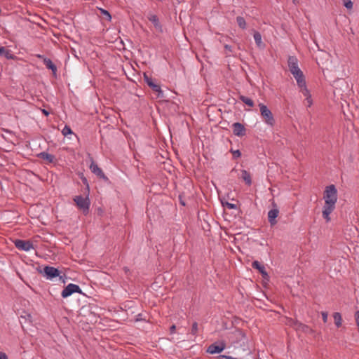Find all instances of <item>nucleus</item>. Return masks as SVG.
<instances>
[{
  "label": "nucleus",
  "instance_id": "nucleus-36",
  "mask_svg": "<svg viewBox=\"0 0 359 359\" xmlns=\"http://www.w3.org/2000/svg\"><path fill=\"white\" fill-rule=\"evenodd\" d=\"M355 320L357 326L359 327V311H357L355 313Z\"/></svg>",
  "mask_w": 359,
  "mask_h": 359
},
{
  "label": "nucleus",
  "instance_id": "nucleus-7",
  "mask_svg": "<svg viewBox=\"0 0 359 359\" xmlns=\"http://www.w3.org/2000/svg\"><path fill=\"white\" fill-rule=\"evenodd\" d=\"M287 63L289 70L293 76L302 72L298 67V60L295 56H289Z\"/></svg>",
  "mask_w": 359,
  "mask_h": 359
},
{
  "label": "nucleus",
  "instance_id": "nucleus-23",
  "mask_svg": "<svg viewBox=\"0 0 359 359\" xmlns=\"http://www.w3.org/2000/svg\"><path fill=\"white\" fill-rule=\"evenodd\" d=\"M253 36H254V39L255 41L256 44L259 47H260L262 44L261 34L259 32H255Z\"/></svg>",
  "mask_w": 359,
  "mask_h": 359
},
{
  "label": "nucleus",
  "instance_id": "nucleus-44",
  "mask_svg": "<svg viewBox=\"0 0 359 359\" xmlns=\"http://www.w3.org/2000/svg\"><path fill=\"white\" fill-rule=\"evenodd\" d=\"M83 181V182H84V183L88 184V183H87V180H86V178H84ZM87 186L88 187V184H87Z\"/></svg>",
  "mask_w": 359,
  "mask_h": 359
},
{
  "label": "nucleus",
  "instance_id": "nucleus-21",
  "mask_svg": "<svg viewBox=\"0 0 359 359\" xmlns=\"http://www.w3.org/2000/svg\"><path fill=\"white\" fill-rule=\"evenodd\" d=\"M239 99L243 102L245 103V104H247L248 106L249 107H253L254 106V102L252 99H250V97H248L246 96H244V95H241L239 97Z\"/></svg>",
  "mask_w": 359,
  "mask_h": 359
},
{
  "label": "nucleus",
  "instance_id": "nucleus-11",
  "mask_svg": "<svg viewBox=\"0 0 359 359\" xmlns=\"http://www.w3.org/2000/svg\"><path fill=\"white\" fill-rule=\"evenodd\" d=\"M273 206L275 207V208L271 209L268 212V220L271 226H273L277 223V221L276 219L278 217V213H279V210L276 208V203H273Z\"/></svg>",
  "mask_w": 359,
  "mask_h": 359
},
{
  "label": "nucleus",
  "instance_id": "nucleus-24",
  "mask_svg": "<svg viewBox=\"0 0 359 359\" xmlns=\"http://www.w3.org/2000/svg\"><path fill=\"white\" fill-rule=\"evenodd\" d=\"M298 322L299 321L295 319L287 318L286 319L285 324L290 327H293L295 330V327H297Z\"/></svg>",
  "mask_w": 359,
  "mask_h": 359
},
{
  "label": "nucleus",
  "instance_id": "nucleus-42",
  "mask_svg": "<svg viewBox=\"0 0 359 359\" xmlns=\"http://www.w3.org/2000/svg\"><path fill=\"white\" fill-rule=\"evenodd\" d=\"M179 199H180V204L182 205H185V203L184 201L182 200V197L180 196L179 197Z\"/></svg>",
  "mask_w": 359,
  "mask_h": 359
},
{
  "label": "nucleus",
  "instance_id": "nucleus-35",
  "mask_svg": "<svg viewBox=\"0 0 359 359\" xmlns=\"http://www.w3.org/2000/svg\"><path fill=\"white\" fill-rule=\"evenodd\" d=\"M226 206L229 208V209H236L237 207H236V205L235 204H233V203H229V202H226Z\"/></svg>",
  "mask_w": 359,
  "mask_h": 359
},
{
  "label": "nucleus",
  "instance_id": "nucleus-29",
  "mask_svg": "<svg viewBox=\"0 0 359 359\" xmlns=\"http://www.w3.org/2000/svg\"><path fill=\"white\" fill-rule=\"evenodd\" d=\"M343 1V4H344V6L347 8V9H352L353 8V2L351 1V0H342Z\"/></svg>",
  "mask_w": 359,
  "mask_h": 359
},
{
  "label": "nucleus",
  "instance_id": "nucleus-27",
  "mask_svg": "<svg viewBox=\"0 0 359 359\" xmlns=\"http://www.w3.org/2000/svg\"><path fill=\"white\" fill-rule=\"evenodd\" d=\"M100 10L101 14L103 16H104L107 20L110 21L111 19V16L110 13L107 10H104L103 8H100Z\"/></svg>",
  "mask_w": 359,
  "mask_h": 359
},
{
  "label": "nucleus",
  "instance_id": "nucleus-43",
  "mask_svg": "<svg viewBox=\"0 0 359 359\" xmlns=\"http://www.w3.org/2000/svg\"><path fill=\"white\" fill-rule=\"evenodd\" d=\"M158 98L162 97V90H161L160 87L158 86Z\"/></svg>",
  "mask_w": 359,
  "mask_h": 359
},
{
  "label": "nucleus",
  "instance_id": "nucleus-5",
  "mask_svg": "<svg viewBox=\"0 0 359 359\" xmlns=\"http://www.w3.org/2000/svg\"><path fill=\"white\" fill-rule=\"evenodd\" d=\"M74 293L81 294L82 290L78 285L69 283L62 291L61 296L63 298H67Z\"/></svg>",
  "mask_w": 359,
  "mask_h": 359
},
{
  "label": "nucleus",
  "instance_id": "nucleus-41",
  "mask_svg": "<svg viewBox=\"0 0 359 359\" xmlns=\"http://www.w3.org/2000/svg\"><path fill=\"white\" fill-rule=\"evenodd\" d=\"M41 111H42V113H43L44 115H46V116H48V115H49V114H50V113H49V111H47L46 109H41Z\"/></svg>",
  "mask_w": 359,
  "mask_h": 359
},
{
  "label": "nucleus",
  "instance_id": "nucleus-18",
  "mask_svg": "<svg viewBox=\"0 0 359 359\" xmlns=\"http://www.w3.org/2000/svg\"><path fill=\"white\" fill-rule=\"evenodd\" d=\"M144 78L147 85L151 87L154 91L157 92V84L152 80V79L146 74H144Z\"/></svg>",
  "mask_w": 359,
  "mask_h": 359
},
{
  "label": "nucleus",
  "instance_id": "nucleus-9",
  "mask_svg": "<svg viewBox=\"0 0 359 359\" xmlns=\"http://www.w3.org/2000/svg\"><path fill=\"white\" fill-rule=\"evenodd\" d=\"M89 168L93 174L102 179L105 182H109V178L104 175L102 170L93 161H91Z\"/></svg>",
  "mask_w": 359,
  "mask_h": 359
},
{
  "label": "nucleus",
  "instance_id": "nucleus-34",
  "mask_svg": "<svg viewBox=\"0 0 359 359\" xmlns=\"http://www.w3.org/2000/svg\"><path fill=\"white\" fill-rule=\"evenodd\" d=\"M323 320L324 323H326L327 320L328 314L327 312L323 311L321 313Z\"/></svg>",
  "mask_w": 359,
  "mask_h": 359
},
{
  "label": "nucleus",
  "instance_id": "nucleus-38",
  "mask_svg": "<svg viewBox=\"0 0 359 359\" xmlns=\"http://www.w3.org/2000/svg\"><path fill=\"white\" fill-rule=\"evenodd\" d=\"M224 48L229 52V53H231L232 52V47L229 45H227L226 44L224 46Z\"/></svg>",
  "mask_w": 359,
  "mask_h": 359
},
{
  "label": "nucleus",
  "instance_id": "nucleus-4",
  "mask_svg": "<svg viewBox=\"0 0 359 359\" xmlns=\"http://www.w3.org/2000/svg\"><path fill=\"white\" fill-rule=\"evenodd\" d=\"M74 202L77 206L83 210L84 214H86L89 211L90 208V200L88 196L83 197L82 196H76L74 198Z\"/></svg>",
  "mask_w": 359,
  "mask_h": 359
},
{
  "label": "nucleus",
  "instance_id": "nucleus-30",
  "mask_svg": "<svg viewBox=\"0 0 359 359\" xmlns=\"http://www.w3.org/2000/svg\"><path fill=\"white\" fill-rule=\"evenodd\" d=\"M304 97H306V101L307 102V106L309 107H310L311 105H312V99H311V95L309 93V91L308 90V94L306 95H304Z\"/></svg>",
  "mask_w": 359,
  "mask_h": 359
},
{
  "label": "nucleus",
  "instance_id": "nucleus-32",
  "mask_svg": "<svg viewBox=\"0 0 359 359\" xmlns=\"http://www.w3.org/2000/svg\"><path fill=\"white\" fill-rule=\"evenodd\" d=\"M198 332V323L196 322H194L193 324H192V327H191V333L193 334V335H196Z\"/></svg>",
  "mask_w": 359,
  "mask_h": 359
},
{
  "label": "nucleus",
  "instance_id": "nucleus-40",
  "mask_svg": "<svg viewBox=\"0 0 359 359\" xmlns=\"http://www.w3.org/2000/svg\"><path fill=\"white\" fill-rule=\"evenodd\" d=\"M6 48L4 46H0V56H3L5 53Z\"/></svg>",
  "mask_w": 359,
  "mask_h": 359
},
{
  "label": "nucleus",
  "instance_id": "nucleus-26",
  "mask_svg": "<svg viewBox=\"0 0 359 359\" xmlns=\"http://www.w3.org/2000/svg\"><path fill=\"white\" fill-rule=\"evenodd\" d=\"M72 133H73V132L69 126H67V125L65 126V127L62 130V134L64 136H67L68 135H71Z\"/></svg>",
  "mask_w": 359,
  "mask_h": 359
},
{
  "label": "nucleus",
  "instance_id": "nucleus-20",
  "mask_svg": "<svg viewBox=\"0 0 359 359\" xmlns=\"http://www.w3.org/2000/svg\"><path fill=\"white\" fill-rule=\"evenodd\" d=\"M333 318H334V324L336 325V326L337 327H339L341 325V321H342L341 314L338 312H336L334 313Z\"/></svg>",
  "mask_w": 359,
  "mask_h": 359
},
{
  "label": "nucleus",
  "instance_id": "nucleus-33",
  "mask_svg": "<svg viewBox=\"0 0 359 359\" xmlns=\"http://www.w3.org/2000/svg\"><path fill=\"white\" fill-rule=\"evenodd\" d=\"M232 154H233L234 158H238L241 157V152L238 149L232 151Z\"/></svg>",
  "mask_w": 359,
  "mask_h": 359
},
{
  "label": "nucleus",
  "instance_id": "nucleus-37",
  "mask_svg": "<svg viewBox=\"0 0 359 359\" xmlns=\"http://www.w3.org/2000/svg\"><path fill=\"white\" fill-rule=\"evenodd\" d=\"M175 330H176V326H175V325H171V326L170 327V329H169V330H170V334H174V333H175Z\"/></svg>",
  "mask_w": 359,
  "mask_h": 359
},
{
  "label": "nucleus",
  "instance_id": "nucleus-28",
  "mask_svg": "<svg viewBox=\"0 0 359 359\" xmlns=\"http://www.w3.org/2000/svg\"><path fill=\"white\" fill-rule=\"evenodd\" d=\"M149 20L154 24L156 27L157 26V16L154 14H150L148 16Z\"/></svg>",
  "mask_w": 359,
  "mask_h": 359
},
{
  "label": "nucleus",
  "instance_id": "nucleus-14",
  "mask_svg": "<svg viewBox=\"0 0 359 359\" xmlns=\"http://www.w3.org/2000/svg\"><path fill=\"white\" fill-rule=\"evenodd\" d=\"M232 336L237 339L236 342L242 341L243 344L245 343V340H246L245 334L240 329L235 330L232 332Z\"/></svg>",
  "mask_w": 359,
  "mask_h": 359
},
{
  "label": "nucleus",
  "instance_id": "nucleus-19",
  "mask_svg": "<svg viewBox=\"0 0 359 359\" xmlns=\"http://www.w3.org/2000/svg\"><path fill=\"white\" fill-rule=\"evenodd\" d=\"M43 63L48 69H51L54 73L57 71L56 66L53 63L50 59L44 58Z\"/></svg>",
  "mask_w": 359,
  "mask_h": 359
},
{
  "label": "nucleus",
  "instance_id": "nucleus-2",
  "mask_svg": "<svg viewBox=\"0 0 359 359\" xmlns=\"http://www.w3.org/2000/svg\"><path fill=\"white\" fill-rule=\"evenodd\" d=\"M44 278H46L47 280H53L55 278L59 277L60 280L62 281V283H65V280L64 278V276L60 275V271L50 266H45L42 271H39Z\"/></svg>",
  "mask_w": 359,
  "mask_h": 359
},
{
  "label": "nucleus",
  "instance_id": "nucleus-39",
  "mask_svg": "<svg viewBox=\"0 0 359 359\" xmlns=\"http://www.w3.org/2000/svg\"><path fill=\"white\" fill-rule=\"evenodd\" d=\"M0 359H8V357L5 353L0 352Z\"/></svg>",
  "mask_w": 359,
  "mask_h": 359
},
{
  "label": "nucleus",
  "instance_id": "nucleus-22",
  "mask_svg": "<svg viewBox=\"0 0 359 359\" xmlns=\"http://www.w3.org/2000/svg\"><path fill=\"white\" fill-rule=\"evenodd\" d=\"M236 22L240 28L245 29L246 28V22L244 18L238 16L236 18Z\"/></svg>",
  "mask_w": 359,
  "mask_h": 359
},
{
  "label": "nucleus",
  "instance_id": "nucleus-16",
  "mask_svg": "<svg viewBox=\"0 0 359 359\" xmlns=\"http://www.w3.org/2000/svg\"><path fill=\"white\" fill-rule=\"evenodd\" d=\"M295 330L297 332H302L305 333L311 332L313 330L306 325L298 322Z\"/></svg>",
  "mask_w": 359,
  "mask_h": 359
},
{
  "label": "nucleus",
  "instance_id": "nucleus-25",
  "mask_svg": "<svg viewBox=\"0 0 359 359\" xmlns=\"http://www.w3.org/2000/svg\"><path fill=\"white\" fill-rule=\"evenodd\" d=\"M147 215H148V217L149 218V219H151V217H155V214H154V208H152V205L151 204V202H149L148 203V207H147Z\"/></svg>",
  "mask_w": 359,
  "mask_h": 359
},
{
  "label": "nucleus",
  "instance_id": "nucleus-10",
  "mask_svg": "<svg viewBox=\"0 0 359 359\" xmlns=\"http://www.w3.org/2000/svg\"><path fill=\"white\" fill-rule=\"evenodd\" d=\"M232 128H233V133L235 135H236L238 137H243V136L245 135L246 129L243 124H241L238 122H236V123H233Z\"/></svg>",
  "mask_w": 359,
  "mask_h": 359
},
{
  "label": "nucleus",
  "instance_id": "nucleus-12",
  "mask_svg": "<svg viewBox=\"0 0 359 359\" xmlns=\"http://www.w3.org/2000/svg\"><path fill=\"white\" fill-rule=\"evenodd\" d=\"M225 347L226 346L224 343H222L221 345L212 344L208 346L207 352L210 354L219 353H221L225 348Z\"/></svg>",
  "mask_w": 359,
  "mask_h": 359
},
{
  "label": "nucleus",
  "instance_id": "nucleus-6",
  "mask_svg": "<svg viewBox=\"0 0 359 359\" xmlns=\"http://www.w3.org/2000/svg\"><path fill=\"white\" fill-rule=\"evenodd\" d=\"M15 246L20 250L28 252L32 249H34L33 243L28 240L17 239L14 242Z\"/></svg>",
  "mask_w": 359,
  "mask_h": 359
},
{
  "label": "nucleus",
  "instance_id": "nucleus-13",
  "mask_svg": "<svg viewBox=\"0 0 359 359\" xmlns=\"http://www.w3.org/2000/svg\"><path fill=\"white\" fill-rule=\"evenodd\" d=\"M252 268L257 269L259 273L262 274V277L264 278H267L269 277V275L267 272L266 271L265 267L264 265L261 264L258 261H254L252 263Z\"/></svg>",
  "mask_w": 359,
  "mask_h": 359
},
{
  "label": "nucleus",
  "instance_id": "nucleus-17",
  "mask_svg": "<svg viewBox=\"0 0 359 359\" xmlns=\"http://www.w3.org/2000/svg\"><path fill=\"white\" fill-rule=\"evenodd\" d=\"M38 156L43 160L47 161L48 163L53 162V161L55 159V156L53 155H52L48 152H45V151L41 152L38 155Z\"/></svg>",
  "mask_w": 359,
  "mask_h": 359
},
{
  "label": "nucleus",
  "instance_id": "nucleus-31",
  "mask_svg": "<svg viewBox=\"0 0 359 359\" xmlns=\"http://www.w3.org/2000/svg\"><path fill=\"white\" fill-rule=\"evenodd\" d=\"M3 56L7 59H13L14 58V55L12 54L11 51L9 50H7L6 48L5 50V53H4Z\"/></svg>",
  "mask_w": 359,
  "mask_h": 359
},
{
  "label": "nucleus",
  "instance_id": "nucleus-15",
  "mask_svg": "<svg viewBox=\"0 0 359 359\" xmlns=\"http://www.w3.org/2000/svg\"><path fill=\"white\" fill-rule=\"evenodd\" d=\"M241 177L245 181L247 185L250 186L252 184L251 175L247 170H241Z\"/></svg>",
  "mask_w": 359,
  "mask_h": 359
},
{
  "label": "nucleus",
  "instance_id": "nucleus-3",
  "mask_svg": "<svg viewBox=\"0 0 359 359\" xmlns=\"http://www.w3.org/2000/svg\"><path fill=\"white\" fill-rule=\"evenodd\" d=\"M260 114L263 118L264 122L271 126L275 124V119L271 111V110L264 104L260 103L259 104Z\"/></svg>",
  "mask_w": 359,
  "mask_h": 359
},
{
  "label": "nucleus",
  "instance_id": "nucleus-1",
  "mask_svg": "<svg viewBox=\"0 0 359 359\" xmlns=\"http://www.w3.org/2000/svg\"><path fill=\"white\" fill-rule=\"evenodd\" d=\"M323 198L325 204L323 208V217L327 222L330 221V215L334 211L337 201V190L334 184L325 187Z\"/></svg>",
  "mask_w": 359,
  "mask_h": 359
},
{
  "label": "nucleus",
  "instance_id": "nucleus-8",
  "mask_svg": "<svg viewBox=\"0 0 359 359\" xmlns=\"http://www.w3.org/2000/svg\"><path fill=\"white\" fill-rule=\"evenodd\" d=\"M294 77L296 79L297 85L303 95H306L308 94V89L306 88L305 77L303 72L295 75Z\"/></svg>",
  "mask_w": 359,
  "mask_h": 359
}]
</instances>
